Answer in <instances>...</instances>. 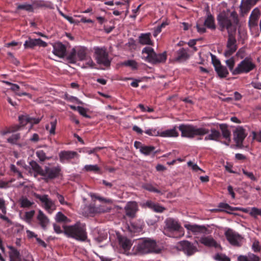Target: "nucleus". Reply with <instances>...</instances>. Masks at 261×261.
<instances>
[{
  "label": "nucleus",
  "instance_id": "1",
  "mask_svg": "<svg viewBox=\"0 0 261 261\" xmlns=\"http://www.w3.org/2000/svg\"><path fill=\"white\" fill-rule=\"evenodd\" d=\"M63 228L64 233L68 237L82 242L87 240L86 227L84 223L77 222L74 225H65Z\"/></svg>",
  "mask_w": 261,
  "mask_h": 261
},
{
  "label": "nucleus",
  "instance_id": "2",
  "mask_svg": "<svg viewBox=\"0 0 261 261\" xmlns=\"http://www.w3.org/2000/svg\"><path fill=\"white\" fill-rule=\"evenodd\" d=\"M217 20L221 27V31L226 29L228 35L233 34L236 32V24L238 22V19L235 14L231 13L230 16H228L224 13L220 14L218 16Z\"/></svg>",
  "mask_w": 261,
  "mask_h": 261
},
{
  "label": "nucleus",
  "instance_id": "3",
  "mask_svg": "<svg viewBox=\"0 0 261 261\" xmlns=\"http://www.w3.org/2000/svg\"><path fill=\"white\" fill-rule=\"evenodd\" d=\"M181 132V137L190 139L194 138L197 136H204L208 134L209 130L204 127H197L192 124H181L178 126Z\"/></svg>",
  "mask_w": 261,
  "mask_h": 261
},
{
  "label": "nucleus",
  "instance_id": "4",
  "mask_svg": "<svg viewBox=\"0 0 261 261\" xmlns=\"http://www.w3.org/2000/svg\"><path fill=\"white\" fill-rule=\"evenodd\" d=\"M165 226L163 229V233L167 236L172 238H176L174 235V232H179L180 234L179 237L184 235V231L179 221L173 218H168L165 220Z\"/></svg>",
  "mask_w": 261,
  "mask_h": 261
},
{
  "label": "nucleus",
  "instance_id": "5",
  "mask_svg": "<svg viewBox=\"0 0 261 261\" xmlns=\"http://www.w3.org/2000/svg\"><path fill=\"white\" fill-rule=\"evenodd\" d=\"M206 28L214 30L216 29L214 17L207 9L206 17L203 21L202 18L199 19L196 23L197 32L200 34L206 32Z\"/></svg>",
  "mask_w": 261,
  "mask_h": 261
},
{
  "label": "nucleus",
  "instance_id": "6",
  "mask_svg": "<svg viewBox=\"0 0 261 261\" xmlns=\"http://www.w3.org/2000/svg\"><path fill=\"white\" fill-rule=\"evenodd\" d=\"M87 49L84 46H75L73 47L68 54L67 59L70 63H75L77 61H83L87 59Z\"/></svg>",
  "mask_w": 261,
  "mask_h": 261
},
{
  "label": "nucleus",
  "instance_id": "7",
  "mask_svg": "<svg viewBox=\"0 0 261 261\" xmlns=\"http://www.w3.org/2000/svg\"><path fill=\"white\" fill-rule=\"evenodd\" d=\"M156 246L154 241L149 239L139 240L133 248L135 254H144L152 251Z\"/></svg>",
  "mask_w": 261,
  "mask_h": 261
},
{
  "label": "nucleus",
  "instance_id": "8",
  "mask_svg": "<svg viewBox=\"0 0 261 261\" xmlns=\"http://www.w3.org/2000/svg\"><path fill=\"white\" fill-rule=\"evenodd\" d=\"M142 53L146 55L145 58L147 61L153 64L164 62L167 58L166 53L157 54L150 47H145Z\"/></svg>",
  "mask_w": 261,
  "mask_h": 261
},
{
  "label": "nucleus",
  "instance_id": "9",
  "mask_svg": "<svg viewBox=\"0 0 261 261\" xmlns=\"http://www.w3.org/2000/svg\"><path fill=\"white\" fill-rule=\"evenodd\" d=\"M94 58L98 64L105 66H109L111 64V60L109 58V54L106 47H94Z\"/></svg>",
  "mask_w": 261,
  "mask_h": 261
},
{
  "label": "nucleus",
  "instance_id": "10",
  "mask_svg": "<svg viewBox=\"0 0 261 261\" xmlns=\"http://www.w3.org/2000/svg\"><path fill=\"white\" fill-rule=\"evenodd\" d=\"M255 67V65L252 60L249 58H245L240 62L234 68L233 75H238L242 73H247L252 70Z\"/></svg>",
  "mask_w": 261,
  "mask_h": 261
},
{
  "label": "nucleus",
  "instance_id": "11",
  "mask_svg": "<svg viewBox=\"0 0 261 261\" xmlns=\"http://www.w3.org/2000/svg\"><path fill=\"white\" fill-rule=\"evenodd\" d=\"M61 169L60 166L49 167L45 166L44 169L41 171V175L46 181L56 178L61 174Z\"/></svg>",
  "mask_w": 261,
  "mask_h": 261
},
{
  "label": "nucleus",
  "instance_id": "12",
  "mask_svg": "<svg viewBox=\"0 0 261 261\" xmlns=\"http://www.w3.org/2000/svg\"><path fill=\"white\" fill-rule=\"evenodd\" d=\"M227 240L232 246L239 247L242 244L243 237L231 229H227L225 232Z\"/></svg>",
  "mask_w": 261,
  "mask_h": 261
},
{
  "label": "nucleus",
  "instance_id": "13",
  "mask_svg": "<svg viewBox=\"0 0 261 261\" xmlns=\"http://www.w3.org/2000/svg\"><path fill=\"white\" fill-rule=\"evenodd\" d=\"M34 196L40 200L43 203V208L49 214H51L56 209V205L55 202L50 199L47 195L45 194L41 195L37 193H34Z\"/></svg>",
  "mask_w": 261,
  "mask_h": 261
},
{
  "label": "nucleus",
  "instance_id": "14",
  "mask_svg": "<svg viewBox=\"0 0 261 261\" xmlns=\"http://www.w3.org/2000/svg\"><path fill=\"white\" fill-rule=\"evenodd\" d=\"M184 227L188 230L191 231L195 235L198 234H210L212 233V230L208 228V225H200L187 223L184 225Z\"/></svg>",
  "mask_w": 261,
  "mask_h": 261
},
{
  "label": "nucleus",
  "instance_id": "15",
  "mask_svg": "<svg viewBox=\"0 0 261 261\" xmlns=\"http://www.w3.org/2000/svg\"><path fill=\"white\" fill-rule=\"evenodd\" d=\"M237 40L235 37L231 35H228V38L226 44V49L224 53L226 57H229L232 55L237 49Z\"/></svg>",
  "mask_w": 261,
  "mask_h": 261
},
{
  "label": "nucleus",
  "instance_id": "16",
  "mask_svg": "<svg viewBox=\"0 0 261 261\" xmlns=\"http://www.w3.org/2000/svg\"><path fill=\"white\" fill-rule=\"evenodd\" d=\"M178 246L184 253L188 256L193 255L198 251L197 247L193 244L187 240L179 242Z\"/></svg>",
  "mask_w": 261,
  "mask_h": 261
},
{
  "label": "nucleus",
  "instance_id": "17",
  "mask_svg": "<svg viewBox=\"0 0 261 261\" xmlns=\"http://www.w3.org/2000/svg\"><path fill=\"white\" fill-rule=\"evenodd\" d=\"M247 134L242 126H238L233 132V139L238 147H242L244 140Z\"/></svg>",
  "mask_w": 261,
  "mask_h": 261
},
{
  "label": "nucleus",
  "instance_id": "18",
  "mask_svg": "<svg viewBox=\"0 0 261 261\" xmlns=\"http://www.w3.org/2000/svg\"><path fill=\"white\" fill-rule=\"evenodd\" d=\"M206 234L200 237L198 240L199 242L203 245L204 246L215 248L220 247V244L214 239L211 235L205 236Z\"/></svg>",
  "mask_w": 261,
  "mask_h": 261
},
{
  "label": "nucleus",
  "instance_id": "19",
  "mask_svg": "<svg viewBox=\"0 0 261 261\" xmlns=\"http://www.w3.org/2000/svg\"><path fill=\"white\" fill-rule=\"evenodd\" d=\"M60 161L61 163H65L75 158H78L79 155L76 151H61L59 153Z\"/></svg>",
  "mask_w": 261,
  "mask_h": 261
},
{
  "label": "nucleus",
  "instance_id": "20",
  "mask_svg": "<svg viewBox=\"0 0 261 261\" xmlns=\"http://www.w3.org/2000/svg\"><path fill=\"white\" fill-rule=\"evenodd\" d=\"M126 215L129 218H134L136 213L138 211L137 203L135 201H129L127 202L124 207Z\"/></svg>",
  "mask_w": 261,
  "mask_h": 261
},
{
  "label": "nucleus",
  "instance_id": "21",
  "mask_svg": "<svg viewBox=\"0 0 261 261\" xmlns=\"http://www.w3.org/2000/svg\"><path fill=\"white\" fill-rule=\"evenodd\" d=\"M53 53L56 56L62 58H63L66 53V47L61 42H56L53 44Z\"/></svg>",
  "mask_w": 261,
  "mask_h": 261
},
{
  "label": "nucleus",
  "instance_id": "22",
  "mask_svg": "<svg viewBox=\"0 0 261 261\" xmlns=\"http://www.w3.org/2000/svg\"><path fill=\"white\" fill-rule=\"evenodd\" d=\"M119 243L123 250V252L126 254H128L129 251L133 245L132 241L125 237H118Z\"/></svg>",
  "mask_w": 261,
  "mask_h": 261
},
{
  "label": "nucleus",
  "instance_id": "23",
  "mask_svg": "<svg viewBox=\"0 0 261 261\" xmlns=\"http://www.w3.org/2000/svg\"><path fill=\"white\" fill-rule=\"evenodd\" d=\"M25 48H33L36 46L46 47L47 43L40 39H31L29 38L24 43Z\"/></svg>",
  "mask_w": 261,
  "mask_h": 261
},
{
  "label": "nucleus",
  "instance_id": "24",
  "mask_svg": "<svg viewBox=\"0 0 261 261\" xmlns=\"http://www.w3.org/2000/svg\"><path fill=\"white\" fill-rule=\"evenodd\" d=\"M215 70L221 78H224L227 76L229 72L227 68L222 66L219 61L216 62L214 64Z\"/></svg>",
  "mask_w": 261,
  "mask_h": 261
},
{
  "label": "nucleus",
  "instance_id": "25",
  "mask_svg": "<svg viewBox=\"0 0 261 261\" xmlns=\"http://www.w3.org/2000/svg\"><path fill=\"white\" fill-rule=\"evenodd\" d=\"M37 219L39 221V224L41 225V227L43 229H45L49 223V220L42 211H38V214L37 217Z\"/></svg>",
  "mask_w": 261,
  "mask_h": 261
},
{
  "label": "nucleus",
  "instance_id": "26",
  "mask_svg": "<svg viewBox=\"0 0 261 261\" xmlns=\"http://www.w3.org/2000/svg\"><path fill=\"white\" fill-rule=\"evenodd\" d=\"M260 15L259 10L257 8L254 9L251 12L250 16V19L249 24L250 25L256 26L257 25V21Z\"/></svg>",
  "mask_w": 261,
  "mask_h": 261
},
{
  "label": "nucleus",
  "instance_id": "27",
  "mask_svg": "<svg viewBox=\"0 0 261 261\" xmlns=\"http://www.w3.org/2000/svg\"><path fill=\"white\" fill-rule=\"evenodd\" d=\"M238 261H259L260 257L252 253H249L246 255H241L238 257Z\"/></svg>",
  "mask_w": 261,
  "mask_h": 261
},
{
  "label": "nucleus",
  "instance_id": "28",
  "mask_svg": "<svg viewBox=\"0 0 261 261\" xmlns=\"http://www.w3.org/2000/svg\"><path fill=\"white\" fill-rule=\"evenodd\" d=\"M178 135L176 126L171 129H166L160 132V137H177Z\"/></svg>",
  "mask_w": 261,
  "mask_h": 261
},
{
  "label": "nucleus",
  "instance_id": "29",
  "mask_svg": "<svg viewBox=\"0 0 261 261\" xmlns=\"http://www.w3.org/2000/svg\"><path fill=\"white\" fill-rule=\"evenodd\" d=\"M189 57V55L187 50L182 48L177 51L175 60L179 62L184 61L188 59Z\"/></svg>",
  "mask_w": 261,
  "mask_h": 261
},
{
  "label": "nucleus",
  "instance_id": "30",
  "mask_svg": "<svg viewBox=\"0 0 261 261\" xmlns=\"http://www.w3.org/2000/svg\"><path fill=\"white\" fill-rule=\"evenodd\" d=\"M220 137L221 134L218 130L215 129H211L210 134H208L205 137L204 140H213L218 141Z\"/></svg>",
  "mask_w": 261,
  "mask_h": 261
},
{
  "label": "nucleus",
  "instance_id": "31",
  "mask_svg": "<svg viewBox=\"0 0 261 261\" xmlns=\"http://www.w3.org/2000/svg\"><path fill=\"white\" fill-rule=\"evenodd\" d=\"M10 248L9 257L10 261H20L21 258L19 251L13 247Z\"/></svg>",
  "mask_w": 261,
  "mask_h": 261
},
{
  "label": "nucleus",
  "instance_id": "32",
  "mask_svg": "<svg viewBox=\"0 0 261 261\" xmlns=\"http://www.w3.org/2000/svg\"><path fill=\"white\" fill-rule=\"evenodd\" d=\"M39 8H53V4L49 2H45L42 0L34 1L33 2V7Z\"/></svg>",
  "mask_w": 261,
  "mask_h": 261
},
{
  "label": "nucleus",
  "instance_id": "33",
  "mask_svg": "<svg viewBox=\"0 0 261 261\" xmlns=\"http://www.w3.org/2000/svg\"><path fill=\"white\" fill-rule=\"evenodd\" d=\"M30 165L31 167L32 171L35 173V174H34L35 177H36L38 174L41 175V171H42L43 169L41 168L38 163L35 161H32L30 162Z\"/></svg>",
  "mask_w": 261,
  "mask_h": 261
},
{
  "label": "nucleus",
  "instance_id": "34",
  "mask_svg": "<svg viewBox=\"0 0 261 261\" xmlns=\"http://www.w3.org/2000/svg\"><path fill=\"white\" fill-rule=\"evenodd\" d=\"M220 128L221 130L222 136L224 138L230 141V132L229 130L228 126L226 124H220Z\"/></svg>",
  "mask_w": 261,
  "mask_h": 261
},
{
  "label": "nucleus",
  "instance_id": "35",
  "mask_svg": "<svg viewBox=\"0 0 261 261\" xmlns=\"http://www.w3.org/2000/svg\"><path fill=\"white\" fill-rule=\"evenodd\" d=\"M240 210L239 208L236 207L234 208H231V207L227 203H220L219 204L218 208H215L212 210L213 212H219V211H226L228 212L229 210Z\"/></svg>",
  "mask_w": 261,
  "mask_h": 261
},
{
  "label": "nucleus",
  "instance_id": "36",
  "mask_svg": "<svg viewBox=\"0 0 261 261\" xmlns=\"http://www.w3.org/2000/svg\"><path fill=\"white\" fill-rule=\"evenodd\" d=\"M150 34H141L139 37V42L143 45H150L151 44V40L150 37Z\"/></svg>",
  "mask_w": 261,
  "mask_h": 261
},
{
  "label": "nucleus",
  "instance_id": "37",
  "mask_svg": "<svg viewBox=\"0 0 261 261\" xmlns=\"http://www.w3.org/2000/svg\"><path fill=\"white\" fill-rule=\"evenodd\" d=\"M19 203L21 207L26 208L31 207L34 202L29 200L25 197H21L19 200Z\"/></svg>",
  "mask_w": 261,
  "mask_h": 261
},
{
  "label": "nucleus",
  "instance_id": "38",
  "mask_svg": "<svg viewBox=\"0 0 261 261\" xmlns=\"http://www.w3.org/2000/svg\"><path fill=\"white\" fill-rule=\"evenodd\" d=\"M17 10H23L29 12H33L34 11L33 5L24 3L19 4L17 7Z\"/></svg>",
  "mask_w": 261,
  "mask_h": 261
},
{
  "label": "nucleus",
  "instance_id": "39",
  "mask_svg": "<svg viewBox=\"0 0 261 261\" xmlns=\"http://www.w3.org/2000/svg\"><path fill=\"white\" fill-rule=\"evenodd\" d=\"M57 121L56 119L50 122L49 124L45 126V128L48 130L50 135L55 134V129L57 125Z\"/></svg>",
  "mask_w": 261,
  "mask_h": 261
},
{
  "label": "nucleus",
  "instance_id": "40",
  "mask_svg": "<svg viewBox=\"0 0 261 261\" xmlns=\"http://www.w3.org/2000/svg\"><path fill=\"white\" fill-rule=\"evenodd\" d=\"M20 138L19 133H15L12 134L10 137L7 139L8 143L11 144H15Z\"/></svg>",
  "mask_w": 261,
  "mask_h": 261
},
{
  "label": "nucleus",
  "instance_id": "41",
  "mask_svg": "<svg viewBox=\"0 0 261 261\" xmlns=\"http://www.w3.org/2000/svg\"><path fill=\"white\" fill-rule=\"evenodd\" d=\"M155 149L154 147L152 146H145L140 149V152L145 155H149Z\"/></svg>",
  "mask_w": 261,
  "mask_h": 261
},
{
  "label": "nucleus",
  "instance_id": "42",
  "mask_svg": "<svg viewBox=\"0 0 261 261\" xmlns=\"http://www.w3.org/2000/svg\"><path fill=\"white\" fill-rule=\"evenodd\" d=\"M55 220L58 222H70L69 219L65 216L62 213L58 212L56 215Z\"/></svg>",
  "mask_w": 261,
  "mask_h": 261
},
{
  "label": "nucleus",
  "instance_id": "43",
  "mask_svg": "<svg viewBox=\"0 0 261 261\" xmlns=\"http://www.w3.org/2000/svg\"><path fill=\"white\" fill-rule=\"evenodd\" d=\"M20 128V126L19 125H15L14 126L10 127L9 128H7L5 130H2L0 132V134L2 136H5L8 134H10L16 130H19Z\"/></svg>",
  "mask_w": 261,
  "mask_h": 261
},
{
  "label": "nucleus",
  "instance_id": "44",
  "mask_svg": "<svg viewBox=\"0 0 261 261\" xmlns=\"http://www.w3.org/2000/svg\"><path fill=\"white\" fill-rule=\"evenodd\" d=\"M20 87L19 86L17 85V84H13L11 86V90L15 92H16V94L18 96H22V95H25V96H28L29 97H31V95L28 93H26V92H17L18 91V90L19 89Z\"/></svg>",
  "mask_w": 261,
  "mask_h": 261
},
{
  "label": "nucleus",
  "instance_id": "45",
  "mask_svg": "<svg viewBox=\"0 0 261 261\" xmlns=\"http://www.w3.org/2000/svg\"><path fill=\"white\" fill-rule=\"evenodd\" d=\"M84 170L86 171L97 172L99 171L100 168L97 165H87L84 166Z\"/></svg>",
  "mask_w": 261,
  "mask_h": 261
},
{
  "label": "nucleus",
  "instance_id": "46",
  "mask_svg": "<svg viewBox=\"0 0 261 261\" xmlns=\"http://www.w3.org/2000/svg\"><path fill=\"white\" fill-rule=\"evenodd\" d=\"M214 258L217 261H230L229 257L222 253H218L216 254L214 256Z\"/></svg>",
  "mask_w": 261,
  "mask_h": 261
},
{
  "label": "nucleus",
  "instance_id": "47",
  "mask_svg": "<svg viewBox=\"0 0 261 261\" xmlns=\"http://www.w3.org/2000/svg\"><path fill=\"white\" fill-rule=\"evenodd\" d=\"M34 214H35V211H34V210L25 212L24 216V219L25 221L28 223H30Z\"/></svg>",
  "mask_w": 261,
  "mask_h": 261
},
{
  "label": "nucleus",
  "instance_id": "48",
  "mask_svg": "<svg viewBox=\"0 0 261 261\" xmlns=\"http://www.w3.org/2000/svg\"><path fill=\"white\" fill-rule=\"evenodd\" d=\"M30 116L28 115H21L19 116L20 124L22 126L26 125L29 123Z\"/></svg>",
  "mask_w": 261,
  "mask_h": 261
},
{
  "label": "nucleus",
  "instance_id": "49",
  "mask_svg": "<svg viewBox=\"0 0 261 261\" xmlns=\"http://www.w3.org/2000/svg\"><path fill=\"white\" fill-rule=\"evenodd\" d=\"M36 154L39 160L42 162L49 159V158L46 156L45 153L42 150H37L36 152Z\"/></svg>",
  "mask_w": 261,
  "mask_h": 261
},
{
  "label": "nucleus",
  "instance_id": "50",
  "mask_svg": "<svg viewBox=\"0 0 261 261\" xmlns=\"http://www.w3.org/2000/svg\"><path fill=\"white\" fill-rule=\"evenodd\" d=\"M226 65L229 68L230 71L233 74V72L234 70V68H233L234 66V60L233 58H231L228 60H227L225 62Z\"/></svg>",
  "mask_w": 261,
  "mask_h": 261
},
{
  "label": "nucleus",
  "instance_id": "51",
  "mask_svg": "<svg viewBox=\"0 0 261 261\" xmlns=\"http://www.w3.org/2000/svg\"><path fill=\"white\" fill-rule=\"evenodd\" d=\"M145 133L149 136H160V132L157 130L155 128L147 129L145 131Z\"/></svg>",
  "mask_w": 261,
  "mask_h": 261
},
{
  "label": "nucleus",
  "instance_id": "52",
  "mask_svg": "<svg viewBox=\"0 0 261 261\" xmlns=\"http://www.w3.org/2000/svg\"><path fill=\"white\" fill-rule=\"evenodd\" d=\"M250 215L254 217L261 216V208L252 207L250 212Z\"/></svg>",
  "mask_w": 261,
  "mask_h": 261
},
{
  "label": "nucleus",
  "instance_id": "53",
  "mask_svg": "<svg viewBox=\"0 0 261 261\" xmlns=\"http://www.w3.org/2000/svg\"><path fill=\"white\" fill-rule=\"evenodd\" d=\"M10 170L13 173L17 174L18 175V177L22 178L23 176L21 172L17 168V167L14 165H11Z\"/></svg>",
  "mask_w": 261,
  "mask_h": 261
},
{
  "label": "nucleus",
  "instance_id": "54",
  "mask_svg": "<svg viewBox=\"0 0 261 261\" xmlns=\"http://www.w3.org/2000/svg\"><path fill=\"white\" fill-rule=\"evenodd\" d=\"M144 188L150 192L160 193V191L154 187L152 185L146 184L143 186Z\"/></svg>",
  "mask_w": 261,
  "mask_h": 261
},
{
  "label": "nucleus",
  "instance_id": "55",
  "mask_svg": "<svg viewBox=\"0 0 261 261\" xmlns=\"http://www.w3.org/2000/svg\"><path fill=\"white\" fill-rule=\"evenodd\" d=\"M77 111L83 116L86 118H90V116L87 114V110L82 107H77Z\"/></svg>",
  "mask_w": 261,
  "mask_h": 261
},
{
  "label": "nucleus",
  "instance_id": "56",
  "mask_svg": "<svg viewBox=\"0 0 261 261\" xmlns=\"http://www.w3.org/2000/svg\"><path fill=\"white\" fill-rule=\"evenodd\" d=\"M246 56L245 49L244 48H241L237 51L236 56L241 59H244Z\"/></svg>",
  "mask_w": 261,
  "mask_h": 261
},
{
  "label": "nucleus",
  "instance_id": "57",
  "mask_svg": "<svg viewBox=\"0 0 261 261\" xmlns=\"http://www.w3.org/2000/svg\"><path fill=\"white\" fill-rule=\"evenodd\" d=\"M187 164L188 166L191 167L193 170L195 171L200 170L202 172H203V171L201 169H200L196 164H194L191 161L188 162Z\"/></svg>",
  "mask_w": 261,
  "mask_h": 261
},
{
  "label": "nucleus",
  "instance_id": "58",
  "mask_svg": "<svg viewBox=\"0 0 261 261\" xmlns=\"http://www.w3.org/2000/svg\"><path fill=\"white\" fill-rule=\"evenodd\" d=\"M252 249L254 252H257L260 250V246L258 241H254L252 245Z\"/></svg>",
  "mask_w": 261,
  "mask_h": 261
},
{
  "label": "nucleus",
  "instance_id": "59",
  "mask_svg": "<svg viewBox=\"0 0 261 261\" xmlns=\"http://www.w3.org/2000/svg\"><path fill=\"white\" fill-rule=\"evenodd\" d=\"M152 210L156 213H162L165 210V208L158 204L155 203Z\"/></svg>",
  "mask_w": 261,
  "mask_h": 261
},
{
  "label": "nucleus",
  "instance_id": "60",
  "mask_svg": "<svg viewBox=\"0 0 261 261\" xmlns=\"http://www.w3.org/2000/svg\"><path fill=\"white\" fill-rule=\"evenodd\" d=\"M57 197L60 203L62 205H66L67 206H70V204L64 200V197L63 195L59 194V193L57 194Z\"/></svg>",
  "mask_w": 261,
  "mask_h": 261
},
{
  "label": "nucleus",
  "instance_id": "61",
  "mask_svg": "<svg viewBox=\"0 0 261 261\" xmlns=\"http://www.w3.org/2000/svg\"><path fill=\"white\" fill-rule=\"evenodd\" d=\"M242 171L244 174H245L247 177L251 179L252 180L256 181L257 180L252 172H248L244 169H243Z\"/></svg>",
  "mask_w": 261,
  "mask_h": 261
},
{
  "label": "nucleus",
  "instance_id": "62",
  "mask_svg": "<svg viewBox=\"0 0 261 261\" xmlns=\"http://www.w3.org/2000/svg\"><path fill=\"white\" fill-rule=\"evenodd\" d=\"M123 64L127 66L132 67L133 69L137 68V63L135 61L133 60H128L124 62Z\"/></svg>",
  "mask_w": 261,
  "mask_h": 261
},
{
  "label": "nucleus",
  "instance_id": "63",
  "mask_svg": "<svg viewBox=\"0 0 261 261\" xmlns=\"http://www.w3.org/2000/svg\"><path fill=\"white\" fill-rule=\"evenodd\" d=\"M23 169L24 170L25 173H27L28 175H34V174H35L34 172L32 171L31 167L30 165L29 166L27 165L24 166Z\"/></svg>",
  "mask_w": 261,
  "mask_h": 261
},
{
  "label": "nucleus",
  "instance_id": "64",
  "mask_svg": "<svg viewBox=\"0 0 261 261\" xmlns=\"http://www.w3.org/2000/svg\"><path fill=\"white\" fill-rule=\"evenodd\" d=\"M252 134L253 139H256L258 142H261V131L258 133L253 132Z\"/></svg>",
  "mask_w": 261,
  "mask_h": 261
}]
</instances>
